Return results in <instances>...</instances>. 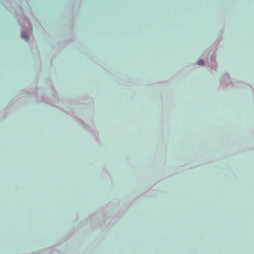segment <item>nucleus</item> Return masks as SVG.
Masks as SVG:
<instances>
[{
	"instance_id": "nucleus-2",
	"label": "nucleus",
	"mask_w": 254,
	"mask_h": 254,
	"mask_svg": "<svg viewBox=\"0 0 254 254\" xmlns=\"http://www.w3.org/2000/svg\"><path fill=\"white\" fill-rule=\"evenodd\" d=\"M198 64L199 65H204V62L203 60H200L198 61Z\"/></svg>"
},
{
	"instance_id": "nucleus-1",
	"label": "nucleus",
	"mask_w": 254,
	"mask_h": 254,
	"mask_svg": "<svg viewBox=\"0 0 254 254\" xmlns=\"http://www.w3.org/2000/svg\"><path fill=\"white\" fill-rule=\"evenodd\" d=\"M21 37L23 39H25L26 40H28V35L26 32H22L21 33Z\"/></svg>"
}]
</instances>
